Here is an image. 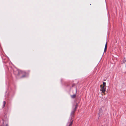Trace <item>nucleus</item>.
<instances>
[{
  "label": "nucleus",
  "mask_w": 126,
  "mask_h": 126,
  "mask_svg": "<svg viewBox=\"0 0 126 126\" xmlns=\"http://www.w3.org/2000/svg\"><path fill=\"white\" fill-rule=\"evenodd\" d=\"M78 107V105L77 103L76 105H74L73 107V109L72 111L71 114V118L69 120V121L67 123V126H72L73 121V118L75 112L77 110V108Z\"/></svg>",
  "instance_id": "nucleus-1"
},
{
  "label": "nucleus",
  "mask_w": 126,
  "mask_h": 126,
  "mask_svg": "<svg viewBox=\"0 0 126 126\" xmlns=\"http://www.w3.org/2000/svg\"><path fill=\"white\" fill-rule=\"evenodd\" d=\"M17 72L18 73V75H22L21 78L25 77L26 76V73L25 71H22L20 70H17Z\"/></svg>",
  "instance_id": "nucleus-2"
},
{
  "label": "nucleus",
  "mask_w": 126,
  "mask_h": 126,
  "mask_svg": "<svg viewBox=\"0 0 126 126\" xmlns=\"http://www.w3.org/2000/svg\"><path fill=\"white\" fill-rule=\"evenodd\" d=\"M101 89L100 91H101L102 93H105L106 91V87L103 86L102 85H100Z\"/></svg>",
  "instance_id": "nucleus-3"
},
{
  "label": "nucleus",
  "mask_w": 126,
  "mask_h": 126,
  "mask_svg": "<svg viewBox=\"0 0 126 126\" xmlns=\"http://www.w3.org/2000/svg\"><path fill=\"white\" fill-rule=\"evenodd\" d=\"M107 42H106V45H105V48L104 50V52H105L106 51V50H107Z\"/></svg>",
  "instance_id": "nucleus-4"
},
{
  "label": "nucleus",
  "mask_w": 126,
  "mask_h": 126,
  "mask_svg": "<svg viewBox=\"0 0 126 126\" xmlns=\"http://www.w3.org/2000/svg\"><path fill=\"white\" fill-rule=\"evenodd\" d=\"M76 96V95L75 94H74L73 95H71V97L72 98H75Z\"/></svg>",
  "instance_id": "nucleus-5"
},
{
  "label": "nucleus",
  "mask_w": 126,
  "mask_h": 126,
  "mask_svg": "<svg viewBox=\"0 0 126 126\" xmlns=\"http://www.w3.org/2000/svg\"><path fill=\"white\" fill-rule=\"evenodd\" d=\"M6 104V102L5 101H4L3 102V105L2 106V108H3L5 106Z\"/></svg>",
  "instance_id": "nucleus-6"
},
{
  "label": "nucleus",
  "mask_w": 126,
  "mask_h": 126,
  "mask_svg": "<svg viewBox=\"0 0 126 126\" xmlns=\"http://www.w3.org/2000/svg\"><path fill=\"white\" fill-rule=\"evenodd\" d=\"M106 83L105 82H103V86H104V87H106Z\"/></svg>",
  "instance_id": "nucleus-7"
},
{
  "label": "nucleus",
  "mask_w": 126,
  "mask_h": 126,
  "mask_svg": "<svg viewBox=\"0 0 126 126\" xmlns=\"http://www.w3.org/2000/svg\"><path fill=\"white\" fill-rule=\"evenodd\" d=\"M126 62V61H123V63H125V62Z\"/></svg>",
  "instance_id": "nucleus-8"
},
{
  "label": "nucleus",
  "mask_w": 126,
  "mask_h": 126,
  "mask_svg": "<svg viewBox=\"0 0 126 126\" xmlns=\"http://www.w3.org/2000/svg\"><path fill=\"white\" fill-rule=\"evenodd\" d=\"M8 126V125L7 124H6V126Z\"/></svg>",
  "instance_id": "nucleus-9"
}]
</instances>
